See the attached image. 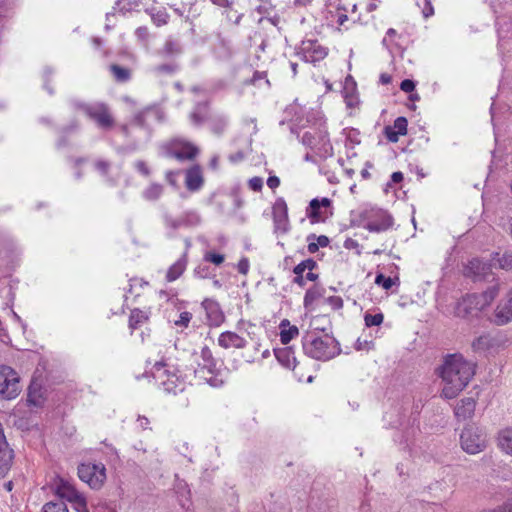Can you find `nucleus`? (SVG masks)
I'll return each mask as SVG.
<instances>
[{"label":"nucleus","instance_id":"1","mask_svg":"<svg viewBox=\"0 0 512 512\" xmlns=\"http://www.w3.org/2000/svg\"><path fill=\"white\" fill-rule=\"evenodd\" d=\"M475 368L474 362L467 361L460 354L448 355L440 371L445 382L442 395L447 399L455 398L468 385L475 374Z\"/></svg>","mask_w":512,"mask_h":512},{"label":"nucleus","instance_id":"2","mask_svg":"<svg viewBox=\"0 0 512 512\" xmlns=\"http://www.w3.org/2000/svg\"><path fill=\"white\" fill-rule=\"evenodd\" d=\"M302 347L307 356L320 361H328L341 352L339 342L327 334L322 337L307 334L303 337Z\"/></svg>","mask_w":512,"mask_h":512},{"label":"nucleus","instance_id":"3","mask_svg":"<svg viewBox=\"0 0 512 512\" xmlns=\"http://www.w3.org/2000/svg\"><path fill=\"white\" fill-rule=\"evenodd\" d=\"M70 104L74 109L83 112L102 130H110L115 124L109 106L103 102L85 103L77 99H71Z\"/></svg>","mask_w":512,"mask_h":512},{"label":"nucleus","instance_id":"4","mask_svg":"<svg viewBox=\"0 0 512 512\" xmlns=\"http://www.w3.org/2000/svg\"><path fill=\"white\" fill-rule=\"evenodd\" d=\"M162 221L165 228L168 230V235L172 237L180 228L198 226L201 223V216L196 210H187L180 216H173L168 210L164 209L162 212Z\"/></svg>","mask_w":512,"mask_h":512},{"label":"nucleus","instance_id":"5","mask_svg":"<svg viewBox=\"0 0 512 512\" xmlns=\"http://www.w3.org/2000/svg\"><path fill=\"white\" fill-rule=\"evenodd\" d=\"M199 149L184 139H173L161 147V155L178 161H189L196 158Z\"/></svg>","mask_w":512,"mask_h":512},{"label":"nucleus","instance_id":"6","mask_svg":"<svg viewBox=\"0 0 512 512\" xmlns=\"http://www.w3.org/2000/svg\"><path fill=\"white\" fill-rule=\"evenodd\" d=\"M21 392L20 376L10 366H0V398L15 399Z\"/></svg>","mask_w":512,"mask_h":512},{"label":"nucleus","instance_id":"7","mask_svg":"<svg viewBox=\"0 0 512 512\" xmlns=\"http://www.w3.org/2000/svg\"><path fill=\"white\" fill-rule=\"evenodd\" d=\"M486 435L478 427H465L460 434L461 448L468 454H478L486 448Z\"/></svg>","mask_w":512,"mask_h":512},{"label":"nucleus","instance_id":"8","mask_svg":"<svg viewBox=\"0 0 512 512\" xmlns=\"http://www.w3.org/2000/svg\"><path fill=\"white\" fill-rule=\"evenodd\" d=\"M201 361L198 362V367L195 369V374L201 379L207 381L211 386H218L221 381L216 377L217 362L214 359L209 347L204 346L200 353Z\"/></svg>","mask_w":512,"mask_h":512},{"label":"nucleus","instance_id":"9","mask_svg":"<svg viewBox=\"0 0 512 512\" xmlns=\"http://www.w3.org/2000/svg\"><path fill=\"white\" fill-rule=\"evenodd\" d=\"M78 476L92 489H100L106 480V468L102 463H83L78 466Z\"/></svg>","mask_w":512,"mask_h":512},{"label":"nucleus","instance_id":"10","mask_svg":"<svg viewBox=\"0 0 512 512\" xmlns=\"http://www.w3.org/2000/svg\"><path fill=\"white\" fill-rule=\"evenodd\" d=\"M297 54L305 62L316 63L323 60L328 52L317 40L307 39L301 42Z\"/></svg>","mask_w":512,"mask_h":512},{"label":"nucleus","instance_id":"11","mask_svg":"<svg viewBox=\"0 0 512 512\" xmlns=\"http://www.w3.org/2000/svg\"><path fill=\"white\" fill-rule=\"evenodd\" d=\"M463 274L473 281H488L492 276V264L478 258H473L464 267Z\"/></svg>","mask_w":512,"mask_h":512},{"label":"nucleus","instance_id":"12","mask_svg":"<svg viewBox=\"0 0 512 512\" xmlns=\"http://www.w3.org/2000/svg\"><path fill=\"white\" fill-rule=\"evenodd\" d=\"M483 309V306L480 305L478 294H468L458 301L455 308V315L457 317L466 318Z\"/></svg>","mask_w":512,"mask_h":512},{"label":"nucleus","instance_id":"13","mask_svg":"<svg viewBox=\"0 0 512 512\" xmlns=\"http://www.w3.org/2000/svg\"><path fill=\"white\" fill-rule=\"evenodd\" d=\"M164 367H165V363L156 362L153 366L154 377L159 379L161 377L160 372L162 374H167V380L161 382L164 390L168 393H173V394H177L178 392H183L184 384L178 382V377L175 374L170 373L167 370H163Z\"/></svg>","mask_w":512,"mask_h":512},{"label":"nucleus","instance_id":"14","mask_svg":"<svg viewBox=\"0 0 512 512\" xmlns=\"http://www.w3.org/2000/svg\"><path fill=\"white\" fill-rule=\"evenodd\" d=\"M273 222L276 230L289 231L288 207L283 198H277L272 207Z\"/></svg>","mask_w":512,"mask_h":512},{"label":"nucleus","instance_id":"15","mask_svg":"<svg viewBox=\"0 0 512 512\" xmlns=\"http://www.w3.org/2000/svg\"><path fill=\"white\" fill-rule=\"evenodd\" d=\"M512 320V288L506 296L498 303L494 311V322L501 326Z\"/></svg>","mask_w":512,"mask_h":512},{"label":"nucleus","instance_id":"16","mask_svg":"<svg viewBox=\"0 0 512 512\" xmlns=\"http://www.w3.org/2000/svg\"><path fill=\"white\" fill-rule=\"evenodd\" d=\"M202 307L206 312V317L210 326L218 327L224 322L225 316L217 301L213 299H205L202 302Z\"/></svg>","mask_w":512,"mask_h":512},{"label":"nucleus","instance_id":"17","mask_svg":"<svg viewBox=\"0 0 512 512\" xmlns=\"http://www.w3.org/2000/svg\"><path fill=\"white\" fill-rule=\"evenodd\" d=\"M331 200L329 198H314L310 201L309 206L306 209V216L312 224L324 221L325 216L323 215L321 208H328L331 206Z\"/></svg>","mask_w":512,"mask_h":512},{"label":"nucleus","instance_id":"18","mask_svg":"<svg viewBox=\"0 0 512 512\" xmlns=\"http://www.w3.org/2000/svg\"><path fill=\"white\" fill-rule=\"evenodd\" d=\"M301 141L304 145L310 148H316L320 145L326 146L329 144L328 133L326 130L313 129L303 133Z\"/></svg>","mask_w":512,"mask_h":512},{"label":"nucleus","instance_id":"19","mask_svg":"<svg viewBox=\"0 0 512 512\" xmlns=\"http://www.w3.org/2000/svg\"><path fill=\"white\" fill-rule=\"evenodd\" d=\"M46 401V390L37 380H32L27 391V402L35 407H42Z\"/></svg>","mask_w":512,"mask_h":512},{"label":"nucleus","instance_id":"20","mask_svg":"<svg viewBox=\"0 0 512 512\" xmlns=\"http://www.w3.org/2000/svg\"><path fill=\"white\" fill-rule=\"evenodd\" d=\"M204 179L199 165H194L186 170L185 185L189 191L195 192L202 188Z\"/></svg>","mask_w":512,"mask_h":512},{"label":"nucleus","instance_id":"21","mask_svg":"<svg viewBox=\"0 0 512 512\" xmlns=\"http://www.w3.org/2000/svg\"><path fill=\"white\" fill-rule=\"evenodd\" d=\"M218 344L224 349H242L246 347L247 341L235 332L225 331L220 334L218 338Z\"/></svg>","mask_w":512,"mask_h":512},{"label":"nucleus","instance_id":"22","mask_svg":"<svg viewBox=\"0 0 512 512\" xmlns=\"http://www.w3.org/2000/svg\"><path fill=\"white\" fill-rule=\"evenodd\" d=\"M56 495L61 501L66 500L70 504L82 494L75 487L64 479H60L55 488Z\"/></svg>","mask_w":512,"mask_h":512},{"label":"nucleus","instance_id":"23","mask_svg":"<svg viewBox=\"0 0 512 512\" xmlns=\"http://www.w3.org/2000/svg\"><path fill=\"white\" fill-rule=\"evenodd\" d=\"M277 360L286 368L294 369L297 365V359L292 347L278 348L274 350Z\"/></svg>","mask_w":512,"mask_h":512},{"label":"nucleus","instance_id":"24","mask_svg":"<svg viewBox=\"0 0 512 512\" xmlns=\"http://www.w3.org/2000/svg\"><path fill=\"white\" fill-rule=\"evenodd\" d=\"M14 457L13 450L9 447L8 442L4 445L0 444V478H4L11 468Z\"/></svg>","mask_w":512,"mask_h":512},{"label":"nucleus","instance_id":"25","mask_svg":"<svg viewBox=\"0 0 512 512\" xmlns=\"http://www.w3.org/2000/svg\"><path fill=\"white\" fill-rule=\"evenodd\" d=\"M187 262V252H184V254L169 267L166 273V280L168 282L177 280L186 270Z\"/></svg>","mask_w":512,"mask_h":512},{"label":"nucleus","instance_id":"26","mask_svg":"<svg viewBox=\"0 0 512 512\" xmlns=\"http://www.w3.org/2000/svg\"><path fill=\"white\" fill-rule=\"evenodd\" d=\"M208 103L199 102L197 103L192 112L190 113V120L193 125L200 126L207 120Z\"/></svg>","mask_w":512,"mask_h":512},{"label":"nucleus","instance_id":"27","mask_svg":"<svg viewBox=\"0 0 512 512\" xmlns=\"http://www.w3.org/2000/svg\"><path fill=\"white\" fill-rule=\"evenodd\" d=\"M214 54L220 60H228L233 55L232 44L229 40L219 37L215 47Z\"/></svg>","mask_w":512,"mask_h":512},{"label":"nucleus","instance_id":"28","mask_svg":"<svg viewBox=\"0 0 512 512\" xmlns=\"http://www.w3.org/2000/svg\"><path fill=\"white\" fill-rule=\"evenodd\" d=\"M208 121L210 130L218 136L222 135L228 126V118L222 114L213 115Z\"/></svg>","mask_w":512,"mask_h":512},{"label":"nucleus","instance_id":"29","mask_svg":"<svg viewBox=\"0 0 512 512\" xmlns=\"http://www.w3.org/2000/svg\"><path fill=\"white\" fill-rule=\"evenodd\" d=\"M498 446L506 454L512 456V429L505 428L498 433Z\"/></svg>","mask_w":512,"mask_h":512},{"label":"nucleus","instance_id":"30","mask_svg":"<svg viewBox=\"0 0 512 512\" xmlns=\"http://www.w3.org/2000/svg\"><path fill=\"white\" fill-rule=\"evenodd\" d=\"M393 224V219L390 215L384 214L378 221H369L365 228L370 232H382L389 229Z\"/></svg>","mask_w":512,"mask_h":512},{"label":"nucleus","instance_id":"31","mask_svg":"<svg viewBox=\"0 0 512 512\" xmlns=\"http://www.w3.org/2000/svg\"><path fill=\"white\" fill-rule=\"evenodd\" d=\"M474 410L475 401L472 398H465L462 399L461 402L455 408V414L457 417L466 419L473 415Z\"/></svg>","mask_w":512,"mask_h":512},{"label":"nucleus","instance_id":"32","mask_svg":"<svg viewBox=\"0 0 512 512\" xmlns=\"http://www.w3.org/2000/svg\"><path fill=\"white\" fill-rule=\"evenodd\" d=\"M500 291V284L497 281L494 285L488 287L485 291L478 294L480 305L483 306V308H486L489 306L494 299L499 295Z\"/></svg>","mask_w":512,"mask_h":512},{"label":"nucleus","instance_id":"33","mask_svg":"<svg viewBox=\"0 0 512 512\" xmlns=\"http://www.w3.org/2000/svg\"><path fill=\"white\" fill-rule=\"evenodd\" d=\"M280 327L282 328L280 332V340L283 344H288L299 333L296 326H289L288 320H283Z\"/></svg>","mask_w":512,"mask_h":512},{"label":"nucleus","instance_id":"34","mask_svg":"<svg viewBox=\"0 0 512 512\" xmlns=\"http://www.w3.org/2000/svg\"><path fill=\"white\" fill-rule=\"evenodd\" d=\"M183 49L178 40L168 38L161 49V54L164 56H177L182 53Z\"/></svg>","mask_w":512,"mask_h":512},{"label":"nucleus","instance_id":"35","mask_svg":"<svg viewBox=\"0 0 512 512\" xmlns=\"http://www.w3.org/2000/svg\"><path fill=\"white\" fill-rule=\"evenodd\" d=\"M164 187L158 183H151L143 192V197L148 201H156L163 194Z\"/></svg>","mask_w":512,"mask_h":512},{"label":"nucleus","instance_id":"36","mask_svg":"<svg viewBox=\"0 0 512 512\" xmlns=\"http://www.w3.org/2000/svg\"><path fill=\"white\" fill-rule=\"evenodd\" d=\"M493 345V340L489 335H481L472 343L474 351L482 352L488 350Z\"/></svg>","mask_w":512,"mask_h":512},{"label":"nucleus","instance_id":"37","mask_svg":"<svg viewBox=\"0 0 512 512\" xmlns=\"http://www.w3.org/2000/svg\"><path fill=\"white\" fill-rule=\"evenodd\" d=\"M323 294H324V289L322 287H319L317 285L311 287L305 293V296H304V306L308 307V306L312 305V303L316 299L322 297Z\"/></svg>","mask_w":512,"mask_h":512},{"label":"nucleus","instance_id":"38","mask_svg":"<svg viewBox=\"0 0 512 512\" xmlns=\"http://www.w3.org/2000/svg\"><path fill=\"white\" fill-rule=\"evenodd\" d=\"M492 261L494 265H498L499 268L509 270L512 268V252H505L502 255L497 253Z\"/></svg>","mask_w":512,"mask_h":512},{"label":"nucleus","instance_id":"39","mask_svg":"<svg viewBox=\"0 0 512 512\" xmlns=\"http://www.w3.org/2000/svg\"><path fill=\"white\" fill-rule=\"evenodd\" d=\"M110 70L118 82H127L131 77V72L129 69L125 67H121L117 64H113L110 66Z\"/></svg>","mask_w":512,"mask_h":512},{"label":"nucleus","instance_id":"40","mask_svg":"<svg viewBox=\"0 0 512 512\" xmlns=\"http://www.w3.org/2000/svg\"><path fill=\"white\" fill-rule=\"evenodd\" d=\"M79 129V123L77 120L71 121L69 125L62 128L61 130V137L57 142L58 147H63L67 145L66 142V136H68L70 133L76 132Z\"/></svg>","mask_w":512,"mask_h":512},{"label":"nucleus","instance_id":"41","mask_svg":"<svg viewBox=\"0 0 512 512\" xmlns=\"http://www.w3.org/2000/svg\"><path fill=\"white\" fill-rule=\"evenodd\" d=\"M147 319L148 316L145 312L141 311L140 309H134L132 310L129 317V326L132 329H136L139 324L145 322Z\"/></svg>","mask_w":512,"mask_h":512},{"label":"nucleus","instance_id":"42","mask_svg":"<svg viewBox=\"0 0 512 512\" xmlns=\"http://www.w3.org/2000/svg\"><path fill=\"white\" fill-rule=\"evenodd\" d=\"M148 118L149 115L147 108L145 107L143 110L134 115L133 119L131 120V125L146 129L149 127Z\"/></svg>","mask_w":512,"mask_h":512},{"label":"nucleus","instance_id":"43","mask_svg":"<svg viewBox=\"0 0 512 512\" xmlns=\"http://www.w3.org/2000/svg\"><path fill=\"white\" fill-rule=\"evenodd\" d=\"M42 512H69L67 505L64 501L58 500V501H50L46 503L43 508Z\"/></svg>","mask_w":512,"mask_h":512},{"label":"nucleus","instance_id":"44","mask_svg":"<svg viewBox=\"0 0 512 512\" xmlns=\"http://www.w3.org/2000/svg\"><path fill=\"white\" fill-rule=\"evenodd\" d=\"M316 266H317L316 261L309 258V259L302 261L298 265H296L293 269V272H294V274H303L306 269L312 271L313 269L316 268Z\"/></svg>","mask_w":512,"mask_h":512},{"label":"nucleus","instance_id":"45","mask_svg":"<svg viewBox=\"0 0 512 512\" xmlns=\"http://www.w3.org/2000/svg\"><path fill=\"white\" fill-rule=\"evenodd\" d=\"M146 108H147L149 118L153 117L158 122H162L164 120L165 112L159 105L153 104V105L147 106Z\"/></svg>","mask_w":512,"mask_h":512},{"label":"nucleus","instance_id":"46","mask_svg":"<svg viewBox=\"0 0 512 512\" xmlns=\"http://www.w3.org/2000/svg\"><path fill=\"white\" fill-rule=\"evenodd\" d=\"M384 316L382 313L369 314L366 313L364 320L367 327L379 326L382 324Z\"/></svg>","mask_w":512,"mask_h":512},{"label":"nucleus","instance_id":"47","mask_svg":"<svg viewBox=\"0 0 512 512\" xmlns=\"http://www.w3.org/2000/svg\"><path fill=\"white\" fill-rule=\"evenodd\" d=\"M154 72L157 74L172 75L178 70V66L174 63L161 64L154 67Z\"/></svg>","mask_w":512,"mask_h":512},{"label":"nucleus","instance_id":"48","mask_svg":"<svg viewBox=\"0 0 512 512\" xmlns=\"http://www.w3.org/2000/svg\"><path fill=\"white\" fill-rule=\"evenodd\" d=\"M71 506L76 512H89L87 500L83 494L73 501Z\"/></svg>","mask_w":512,"mask_h":512},{"label":"nucleus","instance_id":"49","mask_svg":"<svg viewBox=\"0 0 512 512\" xmlns=\"http://www.w3.org/2000/svg\"><path fill=\"white\" fill-rule=\"evenodd\" d=\"M212 275L211 269L207 264H199L194 269V276L200 279L209 278Z\"/></svg>","mask_w":512,"mask_h":512},{"label":"nucleus","instance_id":"50","mask_svg":"<svg viewBox=\"0 0 512 512\" xmlns=\"http://www.w3.org/2000/svg\"><path fill=\"white\" fill-rule=\"evenodd\" d=\"M407 119L405 117H398L394 121L392 126L400 135H406L407 133Z\"/></svg>","mask_w":512,"mask_h":512},{"label":"nucleus","instance_id":"51","mask_svg":"<svg viewBox=\"0 0 512 512\" xmlns=\"http://www.w3.org/2000/svg\"><path fill=\"white\" fill-rule=\"evenodd\" d=\"M94 167L102 176H107L111 168V163L106 160H97Z\"/></svg>","mask_w":512,"mask_h":512},{"label":"nucleus","instance_id":"52","mask_svg":"<svg viewBox=\"0 0 512 512\" xmlns=\"http://www.w3.org/2000/svg\"><path fill=\"white\" fill-rule=\"evenodd\" d=\"M204 261L221 265L224 262V255L215 252H207L204 255Z\"/></svg>","mask_w":512,"mask_h":512},{"label":"nucleus","instance_id":"53","mask_svg":"<svg viewBox=\"0 0 512 512\" xmlns=\"http://www.w3.org/2000/svg\"><path fill=\"white\" fill-rule=\"evenodd\" d=\"M375 283L379 286H382L385 290H389L393 286L392 278L386 277L383 274H378L376 276Z\"/></svg>","mask_w":512,"mask_h":512},{"label":"nucleus","instance_id":"54","mask_svg":"<svg viewBox=\"0 0 512 512\" xmlns=\"http://www.w3.org/2000/svg\"><path fill=\"white\" fill-rule=\"evenodd\" d=\"M135 169L142 174L145 177H148L151 174L150 168L148 167L147 163L143 160H137L134 163Z\"/></svg>","mask_w":512,"mask_h":512},{"label":"nucleus","instance_id":"55","mask_svg":"<svg viewBox=\"0 0 512 512\" xmlns=\"http://www.w3.org/2000/svg\"><path fill=\"white\" fill-rule=\"evenodd\" d=\"M191 319H192V314L190 312L185 311L179 315V319L175 320L174 323L176 326L187 327L189 322L191 321Z\"/></svg>","mask_w":512,"mask_h":512},{"label":"nucleus","instance_id":"56","mask_svg":"<svg viewBox=\"0 0 512 512\" xmlns=\"http://www.w3.org/2000/svg\"><path fill=\"white\" fill-rule=\"evenodd\" d=\"M384 134L386 138L392 143H395L399 140L400 134L392 126H386L384 129Z\"/></svg>","mask_w":512,"mask_h":512},{"label":"nucleus","instance_id":"57","mask_svg":"<svg viewBox=\"0 0 512 512\" xmlns=\"http://www.w3.org/2000/svg\"><path fill=\"white\" fill-rule=\"evenodd\" d=\"M248 185L251 190L259 192L263 188V179L261 177H253L249 180Z\"/></svg>","mask_w":512,"mask_h":512},{"label":"nucleus","instance_id":"58","mask_svg":"<svg viewBox=\"0 0 512 512\" xmlns=\"http://www.w3.org/2000/svg\"><path fill=\"white\" fill-rule=\"evenodd\" d=\"M326 302L334 309L338 310L343 307V300L339 296H330L326 299Z\"/></svg>","mask_w":512,"mask_h":512},{"label":"nucleus","instance_id":"59","mask_svg":"<svg viewBox=\"0 0 512 512\" xmlns=\"http://www.w3.org/2000/svg\"><path fill=\"white\" fill-rule=\"evenodd\" d=\"M311 239H316L317 242L316 244H318V247H326L329 245V238L325 235H320L318 237H316L315 234H310L308 237H307V240L310 241Z\"/></svg>","mask_w":512,"mask_h":512},{"label":"nucleus","instance_id":"60","mask_svg":"<svg viewBox=\"0 0 512 512\" xmlns=\"http://www.w3.org/2000/svg\"><path fill=\"white\" fill-rule=\"evenodd\" d=\"M135 35L140 41H147L149 37L148 28L144 26L138 27L135 31Z\"/></svg>","mask_w":512,"mask_h":512},{"label":"nucleus","instance_id":"61","mask_svg":"<svg viewBox=\"0 0 512 512\" xmlns=\"http://www.w3.org/2000/svg\"><path fill=\"white\" fill-rule=\"evenodd\" d=\"M400 88L402 91L410 93L415 89V82L410 79H405L401 82Z\"/></svg>","mask_w":512,"mask_h":512},{"label":"nucleus","instance_id":"62","mask_svg":"<svg viewBox=\"0 0 512 512\" xmlns=\"http://www.w3.org/2000/svg\"><path fill=\"white\" fill-rule=\"evenodd\" d=\"M238 272L241 274H247L249 271V261L246 258L241 259L237 265Z\"/></svg>","mask_w":512,"mask_h":512},{"label":"nucleus","instance_id":"63","mask_svg":"<svg viewBox=\"0 0 512 512\" xmlns=\"http://www.w3.org/2000/svg\"><path fill=\"white\" fill-rule=\"evenodd\" d=\"M422 12L425 18H428L434 14V8L430 0H425V5Z\"/></svg>","mask_w":512,"mask_h":512},{"label":"nucleus","instance_id":"64","mask_svg":"<svg viewBox=\"0 0 512 512\" xmlns=\"http://www.w3.org/2000/svg\"><path fill=\"white\" fill-rule=\"evenodd\" d=\"M266 78L265 72L255 71L253 77L246 83L255 85L259 80Z\"/></svg>","mask_w":512,"mask_h":512}]
</instances>
